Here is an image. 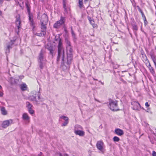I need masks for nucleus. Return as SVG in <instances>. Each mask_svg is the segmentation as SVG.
<instances>
[{
  "label": "nucleus",
  "mask_w": 156,
  "mask_h": 156,
  "mask_svg": "<svg viewBox=\"0 0 156 156\" xmlns=\"http://www.w3.org/2000/svg\"><path fill=\"white\" fill-rule=\"evenodd\" d=\"M65 41L66 43L67 51V63L68 64H70L73 59V49L69 40L67 38H66Z\"/></svg>",
  "instance_id": "obj_1"
},
{
  "label": "nucleus",
  "mask_w": 156,
  "mask_h": 156,
  "mask_svg": "<svg viewBox=\"0 0 156 156\" xmlns=\"http://www.w3.org/2000/svg\"><path fill=\"white\" fill-rule=\"evenodd\" d=\"M38 61L39 67L41 69H42L45 65L46 60L42 50H41L38 56Z\"/></svg>",
  "instance_id": "obj_2"
},
{
  "label": "nucleus",
  "mask_w": 156,
  "mask_h": 156,
  "mask_svg": "<svg viewBox=\"0 0 156 156\" xmlns=\"http://www.w3.org/2000/svg\"><path fill=\"white\" fill-rule=\"evenodd\" d=\"M47 24V23H41V33H36L35 35L40 37L44 36L46 34Z\"/></svg>",
  "instance_id": "obj_3"
},
{
  "label": "nucleus",
  "mask_w": 156,
  "mask_h": 156,
  "mask_svg": "<svg viewBox=\"0 0 156 156\" xmlns=\"http://www.w3.org/2000/svg\"><path fill=\"white\" fill-rule=\"evenodd\" d=\"M109 107L112 111H117L118 108L117 102L116 100L110 99L109 101Z\"/></svg>",
  "instance_id": "obj_4"
},
{
  "label": "nucleus",
  "mask_w": 156,
  "mask_h": 156,
  "mask_svg": "<svg viewBox=\"0 0 156 156\" xmlns=\"http://www.w3.org/2000/svg\"><path fill=\"white\" fill-rule=\"evenodd\" d=\"M65 21V18L61 16L60 20L54 23L53 25L54 27L55 28H59L61 26L64 25Z\"/></svg>",
  "instance_id": "obj_5"
},
{
  "label": "nucleus",
  "mask_w": 156,
  "mask_h": 156,
  "mask_svg": "<svg viewBox=\"0 0 156 156\" xmlns=\"http://www.w3.org/2000/svg\"><path fill=\"white\" fill-rule=\"evenodd\" d=\"M96 146L98 150L101 152L104 153L105 151V147L104 143L102 140L98 141Z\"/></svg>",
  "instance_id": "obj_6"
},
{
  "label": "nucleus",
  "mask_w": 156,
  "mask_h": 156,
  "mask_svg": "<svg viewBox=\"0 0 156 156\" xmlns=\"http://www.w3.org/2000/svg\"><path fill=\"white\" fill-rule=\"evenodd\" d=\"M58 54L57 61H58L61 58L62 61L63 62L65 57L64 50L58 51Z\"/></svg>",
  "instance_id": "obj_7"
},
{
  "label": "nucleus",
  "mask_w": 156,
  "mask_h": 156,
  "mask_svg": "<svg viewBox=\"0 0 156 156\" xmlns=\"http://www.w3.org/2000/svg\"><path fill=\"white\" fill-rule=\"evenodd\" d=\"M13 123L12 120L10 119L3 121L2 124V126L3 128H6Z\"/></svg>",
  "instance_id": "obj_8"
},
{
  "label": "nucleus",
  "mask_w": 156,
  "mask_h": 156,
  "mask_svg": "<svg viewBox=\"0 0 156 156\" xmlns=\"http://www.w3.org/2000/svg\"><path fill=\"white\" fill-rule=\"evenodd\" d=\"M131 105L133 106L132 108L134 110H140L141 108L140 105L137 102L133 101L131 102Z\"/></svg>",
  "instance_id": "obj_9"
},
{
  "label": "nucleus",
  "mask_w": 156,
  "mask_h": 156,
  "mask_svg": "<svg viewBox=\"0 0 156 156\" xmlns=\"http://www.w3.org/2000/svg\"><path fill=\"white\" fill-rule=\"evenodd\" d=\"M46 48L49 51L50 54L52 55V57L54 56V51L55 50V48L54 47L52 46L48 45L46 47Z\"/></svg>",
  "instance_id": "obj_10"
},
{
  "label": "nucleus",
  "mask_w": 156,
  "mask_h": 156,
  "mask_svg": "<svg viewBox=\"0 0 156 156\" xmlns=\"http://www.w3.org/2000/svg\"><path fill=\"white\" fill-rule=\"evenodd\" d=\"M22 118L26 123H28L30 122V117L27 113H24L22 115Z\"/></svg>",
  "instance_id": "obj_11"
},
{
  "label": "nucleus",
  "mask_w": 156,
  "mask_h": 156,
  "mask_svg": "<svg viewBox=\"0 0 156 156\" xmlns=\"http://www.w3.org/2000/svg\"><path fill=\"white\" fill-rule=\"evenodd\" d=\"M55 41L58 42V51L64 50L62 46V42L61 39L59 38V37H58L57 38H56Z\"/></svg>",
  "instance_id": "obj_12"
},
{
  "label": "nucleus",
  "mask_w": 156,
  "mask_h": 156,
  "mask_svg": "<svg viewBox=\"0 0 156 156\" xmlns=\"http://www.w3.org/2000/svg\"><path fill=\"white\" fill-rule=\"evenodd\" d=\"M48 18L47 15L45 13L43 14L41 17V23H48Z\"/></svg>",
  "instance_id": "obj_13"
},
{
  "label": "nucleus",
  "mask_w": 156,
  "mask_h": 156,
  "mask_svg": "<svg viewBox=\"0 0 156 156\" xmlns=\"http://www.w3.org/2000/svg\"><path fill=\"white\" fill-rule=\"evenodd\" d=\"M21 21L20 17V16L19 15L16 16V24L17 27V28L18 30L21 28V26L20 25Z\"/></svg>",
  "instance_id": "obj_14"
},
{
  "label": "nucleus",
  "mask_w": 156,
  "mask_h": 156,
  "mask_svg": "<svg viewBox=\"0 0 156 156\" xmlns=\"http://www.w3.org/2000/svg\"><path fill=\"white\" fill-rule=\"evenodd\" d=\"M63 4L65 11L64 14H67L68 13V11L70 10V9L66 5V0H63Z\"/></svg>",
  "instance_id": "obj_15"
},
{
  "label": "nucleus",
  "mask_w": 156,
  "mask_h": 156,
  "mask_svg": "<svg viewBox=\"0 0 156 156\" xmlns=\"http://www.w3.org/2000/svg\"><path fill=\"white\" fill-rule=\"evenodd\" d=\"M115 133L117 135L121 136L123 135L124 134V132L123 131L119 129H116L115 130Z\"/></svg>",
  "instance_id": "obj_16"
},
{
  "label": "nucleus",
  "mask_w": 156,
  "mask_h": 156,
  "mask_svg": "<svg viewBox=\"0 0 156 156\" xmlns=\"http://www.w3.org/2000/svg\"><path fill=\"white\" fill-rule=\"evenodd\" d=\"M29 100L32 101H35V104L37 105H38L39 104L38 101L36 99V97L34 95L30 96L29 98Z\"/></svg>",
  "instance_id": "obj_17"
},
{
  "label": "nucleus",
  "mask_w": 156,
  "mask_h": 156,
  "mask_svg": "<svg viewBox=\"0 0 156 156\" xmlns=\"http://www.w3.org/2000/svg\"><path fill=\"white\" fill-rule=\"evenodd\" d=\"M74 133L76 135H78L80 136H83L84 135V132L80 130H76L74 131Z\"/></svg>",
  "instance_id": "obj_18"
},
{
  "label": "nucleus",
  "mask_w": 156,
  "mask_h": 156,
  "mask_svg": "<svg viewBox=\"0 0 156 156\" xmlns=\"http://www.w3.org/2000/svg\"><path fill=\"white\" fill-rule=\"evenodd\" d=\"M38 100H37L38 101V103H39V104L40 102H42L44 100V99L41 97V94H40V91H39L38 92Z\"/></svg>",
  "instance_id": "obj_19"
},
{
  "label": "nucleus",
  "mask_w": 156,
  "mask_h": 156,
  "mask_svg": "<svg viewBox=\"0 0 156 156\" xmlns=\"http://www.w3.org/2000/svg\"><path fill=\"white\" fill-rule=\"evenodd\" d=\"M1 111L2 114L3 115H6L7 114V111L5 110L4 107H2L1 108Z\"/></svg>",
  "instance_id": "obj_20"
},
{
  "label": "nucleus",
  "mask_w": 156,
  "mask_h": 156,
  "mask_svg": "<svg viewBox=\"0 0 156 156\" xmlns=\"http://www.w3.org/2000/svg\"><path fill=\"white\" fill-rule=\"evenodd\" d=\"M20 88L22 91L26 90L27 88V85L25 83H23L20 85Z\"/></svg>",
  "instance_id": "obj_21"
},
{
  "label": "nucleus",
  "mask_w": 156,
  "mask_h": 156,
  "mask_svg": "<svg viewBox=\"0 0 156 156\" xmlns=\"http://www.w3.org/2000/svg\"><path fill=\"white\" fill-rule=\"evenodd\" d=\"M82 129L83 128L80 125H76L74 126V131L80 130V129Z\"/></svg>",
  "instance_id": "obj_22"
},
{
  "label": "nucleus",
  "mask_w": 156,
  "mask_h": 156,
  "mask_svg": "<svg viewBox=\"0 0 156 156\" xmlns=\"http://www.w3.org/2000/svg\"><path fill=\"white\" fill-rule=\"evenodd\" d=\"M15 42V41H12L11 40L10 42L9 43V44L7 45V49L9 50L10 48H12V46L14 42Z\"/></svg>",
  "instance_id": "obj_23"
},
{
  "label": "nucleus",
  "mask_w": 156,
  "mask_h": 156,
  "mask_svg": "<svg viewBox=\"0 0 156 156\" xmlns=\"http://www.w3.org/2000/svg\"><path fill=\"white\" fill-rule=\"evenodd\" d=\"M149 69L151 73L153 74L154 75L155 74V72L153 68L151 66V65L150 63H149Z\"/></svg>",
  "instance_id": "obj_24"
},
{
  "label": "nucleus",
  "mask_w": 156,
  "mask_h": 156,
  "mask_svg": "<svg viewBox=\"0 0 156 156\" xmlns=\"http://www.w3.org/2000/svg\"><path fill=\"white\" fill-rule=\"evenodd\" d=\"M16 79H14L13 78H11L10 79L11 83L12 84H13L16 83V80H18V78L17 77H16Z\"/></svg>",
  "instance_id": "obj_25"
},
{
  "label": "nucleus",
  "mask_w": 156,
  "mask_h": 156,
  "mask_svg": "<svg viewBox=\"0 0 156 156\" xmlns=\"http://www.w3.org/2000/svg\"><path fill=\"white\" fill-rule=\"evenodd\" d=\"M27 107L28 108V110L32 109V107H33L32 105L29 102H27L26 103Z\"/></svg>",
  "instance_id": "obj_26"
},
{
  "label": "nucleus",
  "mask_w": 156,
  "mask_h": 156,
  "mask_svg": "<svg viewBox=\"0 0 156 156\" xmlns=\"http://www.w3.org/2000/svg\"><path fill=\"white\" fill-rule=\"evenodd\" d=\"M60 119H63L65 121H69V118L67 117L64 116H62L60 117Z\"/></svg>",
  "instance_id": "obj_27"
},
{
  "label": "nucleus",
  "mask_w": 156,
  "mask_h": 156,
  "mask_svg": "<svg viewBox=\"0 0 156 156\" xmlns=\"http://www.w3.org/2000/svg\"><path fill=\"white\" fill-rule=\"evenodd\" d=\"M3 90L2 87L0 85V97L3 96Z\"/></svg>",
  "instance_id": "obj_28"
},
{
  "label": "nucleus",
  "mask_w": 156,
  "mask_h": 156,
  "mask_svg": "<svg viewBox=\"0 0 156 156\" xmlns=\"http://www.w3.org/2000/svg\"><path fill=\"white\" fill-rule=\"evenodd\" d=\"M113 140L114 142H118L119 141V138L117 136H115L113 138Z\"/></svg>",
  "instance_id": "obj_29"
},
{
  "label": "nucleus",
  "mask_w": 156,
  "mask_h": 156,
  "mask_svg": "<svg viewBox=\"0 0 156 156\" xmlns=\"http://www.w3.org/2000/svg\"><path fill=\"white\" fill-rule=\"evenodd\" d=\"M83 0H79V6L80 8H82L83 6Z\"/></svg>",
  "instance_id": "obj_30"
},
{
  "label": "nucleus",
  "mask_w": 156,
  "mask_h": 156,
  "mask_svg": "<svg viewBox=\"0 0 156 156\" xmlns=\"http://www.w3.org/2000/svg\"><path fill=\"white\" fill-rule=\"evenodd\" d=\"M133 29L134 30H137L138 29V27L135 24H133L132 25Z\"/></svg>",
  "instance_id": "obj_31"
},
{
  "label": "nucleus",
  "mask_w": 156,
  "mask_h": 156,
  "mask_svg": "<svg viewBox=\"0 0 156 156\" xmlns=\"http://www.w3.org/2000/svg\"><path fill=\"white\" fill-rule=\"evenodd\" d=\"M28 111L29 113L31 114H33L34 113V111L32 109H28Z\"/></svg>",
  "instance_id": "obj_32"
},
{
  "label": "nucleus",
  "mask_w": 156,
  "mask_h": 156,
  "mask_svg": "<svg viewBox=\"0 0 156 156\" xmlns=\"http://www.w3.org/2000/svg\"><path fill=\"white\" fill-rule=\"evenodd\" d=\"M69 121H65L62 124V126H66L68 124Z\"/></svg>",
  "instance_id": "obj_33"
},
{
  "label": "nucleus",
  "mask_w": 156,
  "mask_h": 156,
  "mask_svg": "<svg viewBox=\"0 0 156 156\" xmlns=\"http://www.w3.org/2000/svg\"><path fill=\"white\" fill-rule=\"evenodd\" d=\"M90 23L94 27V22L93 20H91L90 21Z\"/></svg>",
  "instance_id": "obj_34"
},
{
  "label": "nucleus",
  "mask_w": 156,
  "mask_h": 156,
  "mask_svg": "<svg viewBox=\"0 0 156 156\" xmlns=\"http://www.w3.org/2000/svg\"><path fill=\"white\" fill-rule=\"evenodd\" d=\"M26 5L27 8V11H28V12L29 13L30 12V8L28 6V4H26Z\"/></svg>",
  "instance_id": "obj_35"
},
{
  "label": "nucleus",
  "mask_w": 156,
  "mask_h": 156,
  "mask_svg": "<svg viewBox=\"0 0 156 156\" xmlns=\"http://www.w3.org/2000/svg\"><path fill=\"white\" fill-rule=\"evenodd\" d=\"M71 34H72V36L73 37L75 38V35L72 29H71Z\"/></svg>",
  "instance_id": "obj_36"
},
{
  "label": "nucleus",
  "mask_w": 156,
  "mask_h": 156,
  "mask_svg": "<svg viewBox=\"0 0 156 156\" xmlns=\"http://www.w3.org/2000/svg\"><path fill=\"white\" fill-rule=\"evenodd\" d=\"M137 8H138V10H139V11L141 13V12H143L142 11V10L140 9V7H139V6H137Z\"/></svg>",
  "instance_id": "obj_37"
},
{
  "label": "nucleus",
  "mask_w": 156,
  "mask_h": 156,
  "mask_svg": "<svg viewBox=\"0 0 156 156\" xmlns=\"http://www.w3.org/2000/svg\"><path fill=\"white\" fill-rule=\"evenodd\" d=\"M141 13L142 15V17H144L145 18V20L146 21V17H145V15H144V12H141Z\"/></svg>",
  "instance_id": "obj_38"
},
{
  "label": "nucleus",
  "mask_w": 156,
  "mask_h": 156,
  "mask_svg": "<svg viewBox=\"0 0 156 156\" xmlns=\"http://www.w3.org/2000/svg\"><path fill=\"white\" fill-rule=\"evenodd\" d=\"M152 156H156V152L154 151H153L152 154Z\"/></svg>",
  "instance_id": "obj_39"
},
{
  "label": "nucleus",
  "mask_w": 156,
  "mask_h": 156,
  "mask_svg": "<svg viewBox=\"0 0 156 156\" xmlns=\"http://www.w3.org/2000/svg\"><path fill=\"white\" fill-rule=\"evenodd\" d=\"M17 77L18 78H18L22 79L23 78V76H18Z\"/></svg>",
  "instance_id": "obj_40"
},
{
  "label": "nucleus",
  "mask_w": 156,
  "mask_h": 156,
  "mask_svg": "<svg viewBox=\"0 0 156 156\" xmlns=\"http://www.w3.org/2000/svg\"><path fill=\"white\" fill-rule=\"evenodd\" d=\"M145 105L147 107H148L149 106V105L148 103L147 102L145 103Z\"/></svg>",
  "instance_id": "obj_41"
},
{
  "label": "nucleus",
  "mask_w": 156,
  "mask_h": 156,
  "mask_svg": "<svg viewBox=\"0 0 156 156\" xmlns=\"http://www.w3.org/2000/svg\"><path fill=\"white\" fill-rule=\"evenodd\" d=\"M29 20L31 22V25H33V22H32V21H31V17H30V16H29Z\"/></svg>",
  "instance_id": "obj_42"
},
{
  "label": "nucleus",
  "mask_w": 156,
  "mask_h": 156,
  "mask_svg": "<svg viewBox=\"0 0 156 156\" xmlns=\"http://www.w3.org/2000/svg\"><path fill=\"white\" fill-rule=\"evenodd\" d=\"M62 68L64 70L66 69H67V67L65 65H63Z\"/></svg>",
  "instance_id": "obj_43"
},
{
  "label": "nucleus",
  "mask_w": 156,
  "mask_h": 156,
  "mask_svg": "<svg viewBox=\"0 0 156 156\" xmlns=\"http://www.w3.org/2000/svg\"><path fill=\"white\" fill-rule=\"evenodd\" d=\"M88 20H89V22L91 20H92L91 19V18L90 17H89V16H88Z\"/></svg>",
  "instance_id": "obj_44"
},
{
  "label": "nucleus",
  "mask_w": 156,
  "mask_h": 156,
  "mask_svg": "<svg viewBox=\"0 0 156 156\" xmlns=\"http://www.w3.org/2000/svg\"><path fill=\"white\" fill-rule=\"evenodd\" d=\"M42 154V153L41 152H40V153L38 154V156H41Z\"/></svg>",
  "instance_id": "obj_45"
},
{
  "label": "nucleus",
  "mask_w": 156,
  "mask_h": 156,
  "mask_svg": "<svg viewBox=\"0 0 156 156\" xmlns=\"http://www.w3.org/2000/svg\"><path fill=\"white\" fill-rule=\"evenodd\" d=\"M2 0H0V3L2 4Z\"/></svg>",
  "instance_id": "obj_46"
},
{
  "label": "nucleus",
  "mask_w": 156,
  "mask_h": 156,
  "mask_svg": "<svg viewBox=\"0 0 156 156\" xmlns=\"http://www.w3.org/2000/svg\"><path fill=\"white\" fill-rule=\"evenodd\" d=\"M99 82H101V83L102 84H103H103H104V83H103V82H102L101 81H100Z\"/></svg>",
  "instance_id": "obj_47"
},
{
  "label": "nucleus",
  "mask_w": 156,
  "mask_h": 156,
  "mask_svg": "<svg viewBox=\"0 0 156 156\" xmlns=\"http://www.w3.org/2000/svg\"><path fill=\"white\" fill-rule=\"evenodd\" d=\"M2 12L0 11V15H1L2 14Z\"/></svg>",
  "instance_id": "obj_48"
},
{
  "label": "nucleus",
  "mask_w": 156,
  "mask_h": 156,
  "mask_svg": "<svg viewBox=\"0 0 156 156\" xmlns=\"http://www.w3.org/2000/svg\"><path fill=\"white\" fill-rule=\"evenodd\" d=\"M87 0H84V2L85 3L86 2H87Z\"/></svg>",
  "instance_id": "obj_49"
},
{
  "label": "nucleus",
  "mask_w": 156,
  "mask_h": 156,
  "mask_svg": "<svg viewBox=\"0 0 156 156\" xmlns=\"http://www.w3.org/2000/svg\"><path fill=\"white\" fill-rule=\"evenodd\" d=\"M93 79L94 80H98L97 79H95L94 78H93Z\"/></svg>",
  "instance_id": "obj_50"
},
{
  "label": "nucleus",
  "mask_w": 156,
  "mask_h": 156,
  "mask_svg": "<svg viewBox=\"0 0 156 156\" xmlns=\"http://www.w3.org/2000/svg\"><path fill=\"white\" fill-rule=\"evenodd\" d=\"M145 21H146L145 20L144 23H146V22H145Z\"/></svg>",
  "instance_id": "obj_51"
},
{
  "label": "nucleus",
  "mask_w": 156,
  "mask_h": 156,
  "mask_svg": "<svg viewBox=\"0 0 156 156\" xmlns=\"http://www.w3.org/2000/svg\"><path fill=\"white\" fill-rule=\"evenodd\" d=\"M155 49H156V46H155Z\"/></svg>",
  "instance_id": "obj_52"
},
{
  "label": "nucleus",
  "mask_w": 156,
  "mask_h": 156,
  "mask_svg": "<svg viewBox=\"0 0 156 156\" xmlns=\"http://www.w3.org/2000/svg\"><path fill=\"white\" fill-rule=\"evenodd\" d=\"M15 40H16V39H15V40H14V41H15ZM12 41H14V40H13Z\"/></svg>",
  "instance_id": "obj_53"
}]
</instances>
